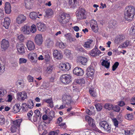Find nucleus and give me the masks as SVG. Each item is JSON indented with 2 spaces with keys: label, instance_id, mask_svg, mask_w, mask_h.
<instances>
[{
  "label": "nucleus",
  "instance_id": "nucleus-5",
  "mask_svg": "<svg viewBox=\"0 0 135 135\" xmlns=\"http://www.w3.org/2000/svg\"><path fill=\"white\" fill-rule=\"evenodd\" d=\"M16 47L19 54L23 55L25 53V47L22 44L20 43L17 44Z\"/></svg>",
  "mask_w": 135,
  "mask_h": 135
},
{
  "label": "nucleus",
  "instance_id": "nucleus-43",
  "mask_svg": "<svg viewBox=\"0 0 135 135\" xmlns=\"http://www.w3.org/2000/svg\"><path fill=\"white\" fill-rule=\"evenodd\" d=\"M27 105L31 109L32 108L34 105V103L32 100L31 99L29 100L28 101Z\"/></svg>",
  "mask_w": 135,
  "mask_h": 135
},
{
  "label": "nucleus",
  "instance_id": "nucleus-57",
  "mask_svg": "<svg viewBox=\"0 0 135 135\" xmlns=\"http://www.w3.org/2000/svg\"><path fill=\"white\" fill-rule=\"evenodd\" d=\"M94 72V70L93 67L91 66H89L87 69V72Z\"/></svg>",
  "mask_w": 135,
  "mask_h": 135
},
{
  "label": "nucleus",
  "instance_id": "nucleus-46",
  "mask_svg": "<svg viewBox=\"0 0 135 135\" xmlns=\"http://www.w3.org/2000/svg\"><path fill=\"white\" fill-rule=\"evenodd\" d=\"M87 61V60L86 58L84 57H82L80 60L81 63L83 65H85Z\"/></svg>",
  "mask_w": 135,
  "mask_h": 135
},
{
  "label": "nucleus",
  "instance_id": "nucleus-32",
  "mask_svg": "<svg viewBox=\"0 0 135 135\" xmlns=\"http://www.w3.org/2000/svg\"><path fill=\"white\" fill-rule=\"evenodd\" d=\"M22 107L23 111L25 112H27L31 109L27 105V104L25 103L22 104Z\"/></svg>",
  "mask_w": 135,
  "mask_h": 135
},
{
  "label": "nucleus",
  "instance_id": "nucleus-8",
  "mask_svg": "<svg viewBox=\"0 0 135 135\" xmlns=\"http://www.w3.org/2000/svg\"><path fill=\"white\" fill-rule=\"evenodd\" d=\"M1 49L2 51L6 50L9 46V42L5 39H3L1 42Z\"/></svg>",
  "mask_w": 135,
  "mask_h": 135
},
{
  "label": "nucleus",
  "instance_id": "nucleus-50",
  "mask_svg": "<svg viewBox=\"0 0 135 135\" xmlns=\"http://www.w3.org/2000/svg\"><path fill=\"white\" fill-rule=\"evenodd\" d=\"M36 26L34 25H33L31 27L30 31L34 33L36 31Z\"/></svg>",
  "mask_w": 135,
  "mask_h": 135
},
{
  "label": "nucleus",
  "instance_id": "nucleus-53",
  "mask_svg": "<svg viewBox=\"0 0 135 135\" xmlns=\"http://www.w3.org/2000/svg\"><path fill=\"white\" fill-rule=\"evenodd\" d=\"M119 65V63L117 62H115L112 66V70L113 71L115 70L118 67Z\"/></svg>",
  "mask_w": 135,
  "mask_h": 135
},
{
  "label": "nucleus",
  "instance_id": "nucleus-39",
  "mask_svg": "<svg viewBox=\"0 0 135 135\" xmlns=\"http://www.w3.org/2000/svg\"><path fill=\"white\" fill-rule=\"evenodd\" d=\"M46 15L48 16H51L53 14V11L51 9H47L45 11Z\"/></svg>",
  "mask_w": 135,
  "mask_h": 135
},
{
  "label": "nucleus",
  "instance_id": "nucleus-37",
  "mask_svg": "<svg viewBox=\"0 0 135 135\" xmlns=\"http://www.w3.org/2000/svg\"><path fill=\"white\" fill-rule=\"evenodd\" d=\"M125 118L127 120H131L133 119V116L132 114H128L125 115Z\"/></svg>",
  "mask_w": 135,
  "mask_h": 135
},
{
  "label": "nucleus",
  "instance_id": "nucleus-56",
  "mask_svg": "<svg viewBox=\"0 0 135 135\" xmlns=\"http://www.w3.org/2000/svg\"><path fill=\"white\" fill-rule=\"evenodd\" d=\"M27 60L23 58H20L19 59V62L20 64L22 63H26L27 61Z\"/></svg>",
  "mask_w": 135,
  "mask_h": 135
},
{
  "label": "nucleus",
  "instance_id": "nucleus-30",
  "mask_svg": "<svg viewBox=\"0 0 135 135\" xmlns=\"http://www.w3.org/2000/svg\"><path fill=\"white\" fill-rule=\"evenodd\" d=\"M18 87L23 88L24 86V82L23 80H18L16 82Z\"/></svg>",
  "mask_w": 135,
  "mask_h": 135
},
{
  "label": "nucleus",
  "instance_id": "nucleus-31",
  "mask_svg": "<svg viewBox=\"0 0 135 135\" xmlns=\"http://www.w3.org/2000/svg\"><path fill=\"white\" fill-rule=\"evenodd\" d=\"M30 18L33 20H35L37 17L40 18L38 16L37 14L35 12H31L30 14Z\"/></svg>",
  "mask_w": 135,
  "mask_h": 135
},
{
  "label": "nucleus",
  "instance_id": "nucleus-11",
  "mask_svg": "<svg viewBox=\"0 0 135 135\" xmlns=\"http://www.w3.org/2000/svg\"><path fill=\"white\" fill-rule=\"evenodd\" d=\"M26 17L22 14L18 15L17 17L16 21L18 24H21L23 23L26 20Z\"/></svg>",
  "mask_w": 135,
  "mask_h": 135
},
{
  "label": "nucleus",
  "instance_id": "nucleus-54",
  "mask_svg": "<svg viewBox=\"0 0 135 135\" xmlns=\"http://www.w3.org/2000/svg\"><path fill=\"white\" fill-rule=\"evenodd\" d=\"M18 39L20 41H23L25 37L22 34H20L17 36Z\"/></svg>",
  "mask_w": 135,
  "mask_h": 135
},
{
  "label": "nucleus",
  "instance_id": "nucleus-41",
  "mask_svg": "<svg viewBox=\"0 0 135 135\" xmlns=\"http://www.w3.org/2000/svg\"><path fill=\"white\" fill-rule=\"evenodd\" d=\"M56 45L59 46V48H60L63 49L66 46V44H64L62 42H57Z\"/></svg>",
  "mask_w": 135,
  "mask_h": 135
},
{
  "label": "nucleus",
  "instance_id": "nucleus-27",
  "mask_svg": "<svg viewBox=\"0 0 135 135\" xmlns=\"http://www.w3.org/2000/svg\"><path fill=\"white\" fill-rule=\"evenodd\" d=\"M20 105L18 104H16L13 107L12 111L15 113H17L20 111Z\"/></svg>",
  "mask_w": 135,
  "mask_h": 135
},
{
  "label": "nucleus",
  "instance_id": "nucleus-51",
  "mask_svg": "<svg viewBox=\"0 0 135 135\" xmlns=\"http://www.w3.org/2000/svg\"><path fill=\"white\" fill-rule=\"evenodd\" d=\"M6 92L7 91L5 89H0V96L3 97Z\"/></svg>",
  "mask_w": 135,
  "mask_h": 135
},
{
  "label": "nucleus",
  "instance_id": "nucleus-61",
  "mask_svg": "<svg viewBox=\"0 0 135 135\" xmlns=\"http://www.w3.org/2000/svg\"><path fill=\"white\" fill-rule=\"evenodd\" d=\"M34 113L36 114V115L38 117H41V115L40 114V112L38 110H36L34 111Z\"/></svg>",
  "mask_w": 135,
  "mask_h": 135
},
{
  "label": "nucleus",
  "instance_id": "nucleus-19",
  "mask_svg": "<svg viewBox=\"0 0 135 135\" xmlns=\"http://www.w3.org/2000/svg\"><path fill=\"white\" fill-rule=\"evenodd\" d=\"M85 119L86 120H88L89 124L90 126L93 127L95 126L94 119L89 115L86 116Z\"/></svg>",
  "mask_w": 135,
  "mask_h": 135
},
{
  "label": "nucleus",
  "instance_id": "nucleus-13",
  "mask_svg": "<svg viewBox=\"0 0 135 135\" xmlns=\"http://www.w3.org/2000/svg\"><path fill=\"white\" fill-rule=\"evenodd\" d=\"M30 27L29 26L25 25L21 28V31L25 34H28L30 32Z\"/></svg>",
  "mask_w": 135,
  "mask_h": 135
},
{
  "label": "nucleus",
  "instance_id": "nucleus-60",
  "mask_svg": "<svg viewBox=\"0 0 135 135\" xmlns=\"http://www.w3.org/2000/svg\"><path fill=\"white\" fill-rule=\"evenodd\" d=\"M113 121L114 126H115L116 127H117L118 124V121L115 118L113 119Z\"/></svg>",
  "mask_w": 135,
  "mask_h": 135
},
{
  "label": "nucleus",
  "instance_id": "nucleus-20",
  "mask_svg": "<svg viewBox=\"0 0 135 135\" xmlns=\"http://www.w3.org/2000/svg\"><path fill=\"white\" fill-rule=\"evenodd\" d=\"M54 56L56 59H61L62 57V55L57 50H55L53 51Z\"/></svg>",
  "mask_w": 135,
  "mask_h": 135
},
{
  "label": "nucleus",
  "instance_id": "nucleus-17",
  "mask_svg": "<svg viewBox=\"0 0 135 135\" xmlns=\"http://www.w3.org/2000/svg\"><path fill=\"white\" fill-rule=\"evenodd\" d=\"M38 30L40 31H45L46 29V25L41 22L37 23L36 25Z\"/></svg>",
  "mask_w": 135,
  "mask_h": 135
},
{
  "label": "nucleus",
  "instance_id": "nucleus-63",
  "mask_svg": "<svg viewBox=\"0 0 135 135\" xmlns=\"http://www.w3.org/2000/svg\"><path fill=\"white\" fill-rule=\"evenodd\" d=\"M49 116L52 118L54 117V113L53 111H51L49 113Z\"/></svg>",
  "mask_w": 135,
  "mask_h": 135
},
{
  "label": "nucleus",
  "instance_id": "nucleus-1",
  "mask_svg": "<svg viewBox=\"0 0 135 135\" xmlns=\"http://www.w3.org/2000/svg\"><path fill=\"white\" fill-rule=\"evenodd\" d=\"M135 15V8L132 6H129L125 8L124 11V18L127 20H133Z\"/></svg>",
  "mask_w": 135,
  "mask_h": 135
},
{
  "label": "nucleus",
  "instance_id": "nucleus-22",
  "mask_svg": "<svg viewBox=\"0 0 135 135\" xmlns=\"http://www.w3.org/2000/svg\"><path fill=\"white\" fill-rule=\"evenodd\" d=\"M101 53V52L99 50L94 49L91 50L90 54L91 56L95 57L98 56Z\"/></svg>",
  "mask_w": 135,
  "mask_h": 135
},
{
  "label": "nucleus",
  "instance_id": "nucleus-42",
  "mask_svg": "<svg viewBox=\"0 0 135 135\" xmlns=\"http://www.w3.org/2000/svg\"><path fill=\"white\" fill-rule=\"evenodd\" d=\"M89 91L90 94L91 96L94 97H97V94L96 92L94 91L93 89L90 88Z\"/></svg>",
  "mask_w": 135,
  "mask_h": 135
},
{
  "label": "nucleus",
  "instance_id": "nucleus-28",
  "mask_svg": "<svg viewBox=\"0 0 135 135\" xmlns=\"http://www.w3.org/2000/svg\"><path fill=\"white\" fill-rule=\"evenodd\" d=\"M50 53L48 51H46L43 53V55L44 57L45 60L49 61L50 58Z\"/></svg>",
  "mask_w": 135,
  "mask_h": 135
},
{
  "label": "nucleus",
  "instance_id": "nucleus-4",
  "mask_svg": "<svg viewBox=\"0 0 135 135\" xmlns=\"http://www.w3.org/2000/svg\"><path fill=\"white\" fill-rule=\"evenodd\" d=\"M58 20L62 26H64L69 22L68 19L66 17L65 14L63 13L60 16Z\"/></svg>",
  "mask_w": 135,
  "mask_h": 135
},
{
  "label": "nucleus",
  "instance_id": "nucleus-15",
  "mask_svg": "<svg viewBox=\"0 0 135 135\" xmlns=\"http://www.w3.org/2000/svg\"><path fill=\"white\" fill-rule=\"evenodd\" d=\"M84 9L83 8H81L79 11L76 14L77 17L78 19H81L84 18V16L85 14Z\"/></svg>",
  "mask_w": 135,
  "mask_h": 135
},
{
  "label": "nucleus",
  "instance_id": "nucleus-29",
  "mask_svg": "<svg viewBox=\"0 0 135 135\" xmlns=\"http://www.w3.org/2000/svg\"><path fill=\"white\" fill-rule=\"evenodd\" d=\"M22 120V119H20L14 121L13 122V125L17 127H19Z\"/></svg>",
  "mask_w": 135,
  "mask_h": 135
},
{
  "label": "nucleus",
  "instance_id": "nucleus-45",
  "mask_svg": "<svg viewBox=\"0 0 135 135\" xmlns=\"http://www.w3.org/2000/svg\"><path fill=\"white\" fill-rule=\"evenodd\" d=\"M5 123V119L4 116L0 115V124L3 125Z\"/></svg>",
  "mask_w": 135,
  "mask_h": 135
},
{
  "label": "nucleus",
  "instance_id": "nucleus-21",
  "mask_svg": "<svg viewBox=\"0 0 135 135\" xmlns=\"http://www.w3.org/2000/svg\"><path fill=\"white\" fill-rule=\"evenodd\" d=\"M54 43L53 41L50 39H47L45 41V45L48 48H51L53 45Z\"/></svg>",
  "mask_w": 135,
  "mask_h": 135
},
{
  "label": "nucleus",
  "instance_id": "nucleus-36",
  "mask_svg": "<svg viewBox=\"0 0 135 135\" xmlns=\"http://www.w3.org/2000/svg\"><path fill=\"white\" fill-rule=\"evenodd\" d=\"M113 105L107 103L105 104L104 107L106 109L109 110L112 109L113 108Z\"/></svg>",
  "mask_w": 135,
  "mask_h": 135
},
{
  "label": "nucleus",
  "instance_id": "nucleus-25",
  "mask_svg": "<svg viewBox=\"0 0 135 135\" xmlns=\"http://www.w3.org/2000/svg\"><path fill=\"white\" fill-rule=\"evenodd\" d=\"M11 21L8 17H6L4 19V26L6 29H8L10 25Z\"/></svg>",
  "mask_w": 135,
  "mask_h": 135
},
{
  "label": "nucleus",
  "instance_id": "nucleus-23",
  "mask_svg": "<svg viewBox=\"0 0 135 135\" xmlns=\"http://www.w3.org/2000/svg\"><path fill=\"white\" fill-rule=\"evenodd\" d=\"M25 3L26 7L28 9L32 8V0H25Z\"/></svg>",
  "mask_w": 135,
  "mask_h": 135
},
{
  "label": "nucleus",
  "instance_id": "nucleus-3",
  "mask_svg": "<svg viewBox=\"0 0 135 135\" xmlns=\"http://www.w3.org/2000/svg\"><path fill=\"white\" fill-rule=\"evenodd\" d=\"M62 102L63 103L67 105L71 103L72 102V97L69 94H65L62 97Z\"/></svg>",
  "mask_w": 135,
  "mask_h": 135
},
{
  "label": "nucleus",
  "instance_id": "nucleus-64",
  "mask_svg": "<svg viewBox=\"0 0 135 135\" xmlns=\"http://www.w3.org/2000/svg\"><path fill=\"white\" fill-rule=\"evenodd\" d=\"M44 101L49 104L52 103V101L51 99H45L44 100Z\"/></svg>",
  "mask_w": 135,
  "mask_h": 135
},
{
  "label": "nucleus",
  "instance_id": "nucleus-44",
  "mask_svg": "<svg viewBox=\"0 0 135 135\" xmlns=\"http://www.w3.org/2000/svg\"><path fill=\"white\" fill-rule=\"evenodd\" d=\"M94 72H87L86 73V75L87 77L91 79H93L94 77Z\"/></svg>",
  "mask_w": 135,
  "mask_h": 135
},
{
  "label": "nucleus",
  "instance_id": "nucleus-24",
  "mask_svg": "<svg viewBox=\"0 0 135 135\" xmlns=\"http://www.w3.org/2000/svg\"><path fill=\"white\" fill-rule=\"evenodd\" d=\"M125 38V37L124 36H118L117 37V38L114 40V42L116 44L119 43L123 41Z\"/></svg>",
  "mask_w": 135,
  "mask_h": 135
},
{
  "label": "nucleus",
  "instance_id": "nucleus-35",
  "mask_svg": "<svg viewBox=\"0 0 135 135\" xmlns=\"http://www.w3.org/2000/svg\"><path fill=\"white\" fill-rule=\"evenodd\" d=\"M111 128L110 126L107 123L103 128V129L107 132L110 133L111 132Z\"/></svg>",
  "mask_w": 135,
  "mask_h": 135
},
{
  "label": "nucleus",
  "instance_id": "nucleus-48",
  "mask_svg": "<svg viewBox=\"0 0 135 135\" xmlns=\"http://www.w3.org/2000/svg\"><path fill=\"white\" fill-rule=\"evenodd\" d=\"M112 109L114 111L118 112L120 110V107L118 105H115L114 107L113 106Z\"/></svg>",
  "mask_w": 135,
  "mask_h": 135
},
{
  "label": "nucleus",
  "instance_id": "nucleus-16",
  "mask_svg": "<svg viewBox=\"0 0 135 135\" xmlns=\"http://www.w3.org/2000/svg\"><path fill=\"white\" fill-rule=\"evenodd\" d=\"M64 36L67 40V42H74L75 41V38L72 36L70 33H68L65 34Z\"/></svg>",
  "mask_w": 135,
  "mask_h": 135
},
{
  "label": "nucleus",
  "instance_id": "nucleus-52",
  "mask_svg": "<svg viewBox=\"0 0 135 135\" xmlns=\"http://www.w3.org/2000/svg\"><path fill=\"white\" fill-rule=\"evenodd\" d=\"M95 107L97 110L98 111H100L102 109V107L101 105L99 104L95 105Z\"/></svg>",
  "mask_w": 135,
  "mask_h": 135
},
{
  "label": "nucleus",
  "instance_id": "nucleus-9",
  "mask_svg": "<svg viewBox=\"0 0 135 135\" xmlns=\"http://www.w3.org/2000/svg\"><path fill=\"white\" fill-rule=\"evenodd\" d=\"M35 41L37 45H41L43 41V38L42 34H39L37 35L35 37Z\"/></svg>",
  "mask_w": 135,
  "mask_h": 135
},
{
  "label": "nucleus",
  "instance_id": "nucleus-26",
  "mask_svg": "<svg viewBox=\"0 0 135 135\" xmlns=\"http://www.w3.org/2000/svg\"><path fill=\"white\" fill-rule=\"evenodd\" d=\"M5 10L6 13L9 14L11 12V6L10 4L8 2L6 3Z\"/></svg>",
  "mask_w": 135,
  "mask_h": 135
},
{
  "label": "nucleus",
  "instance_id": "nucleus-59",
  "mask_svg": "<svg viewBox=\"0 0 135 135\" xmlns=\"http://www.w3.org/2000/svg\"><path fill=\"white\" fill-rule=\"evenodd\" d=\"M130 44V42L129 41H127L124 43L122 45L123 47H127Z\"/></svg>",
  "mask_w": 135,
  "mask_h": 135
},
{
  "label": "nucleus",
  "instance_id": "nucleus-6",
  "mask_svg": "<svg viewBox=\"0 0 135 135\" xmlns=\"http://www.w3.org/2000/svg\"><path fill=\"white\" fill-rule=\"evenodd\" d=\"M28 58L30 60L34 63H36L37 61V57L36 53L32 52H30L28 55Z\"/></svg>",
  "mask_w": 135,
  "mask_h": 135
},
{
  "label": "nucleus",
  "instance_id": "nucleus-58",
  "mask_svg": "<svg viewBox=\"0 0 135 135\" xmlns=\"http://www.w3.org/2000/svg\"><path fill=\"white\" fill-rule=\"evenodd\" d=\"M17 127L12 125L11 128V131L12 132L14 133L16 131Z\"/></svg>",
  "mask_w": 135,
  "mask_h": 135
},
{
  "label": "nucleus",
  "instance_id": "nucleus-34",
  "mask_svg": "<svg viewBox=\"0 0 135 135\" xmlns=\"http://www.w3.org/2000/svg\"><path fill=\"white\" fill-rule=\"evenodd\" d=\"M92 42V40H88L87 41L85 42L84 45V47L86 48L90 47Z\"/></svg>",
  "mask_w": 135,
  "mask_h": 135
},
{
  "label": "nucleus",
  "instance_id": "nucleus-33",
  "mask_svg": "<svg viewBox=\"0 0 135 135\" xmlns=\"http://www.w3.org/2000/svg\"><path fill=\"white\" fill-rule=\"evenodd\" d=\"M75 81L76 83L81 85L85 83V80L83 78L77 79Z\"/></svg>",
  "mask_w": 135,
  "mask_h": 135
},
{
  "label": "nucleus",
  "instance_id": "nucleus-7",
  "mask_svg": "<svg viewBox=\"0 0 135 135\" xmlns=\"http://www.w3.org/2000/svg\"><path fill=\"white\" fill-rule=\"evenodd\" d=\"M90 26L93 31L95 32H97L99 28L97 21L94 20L90 21Z\"/></svg>",
  "mask_w": 135,
  "mask_h": 135
},
{
  "label": "nucleus",
  "instance_id": "nucleus-62",
  "mask_svg": "<svg viewBox=\"0 0 135 135\" xmlns=\"http://www.w3.org/2000/svg\"><path fill=\"white\" fill-rule=\"evenodd\" d=\"M86 111L88 115H91L93 113L94 110H89V109H87L86 110Z\"/></svg>",
  "mask_w": 135,
  "mask_h": 135
},
{
  "label": "nucleus",
  "instance_id": "nucleus-55",
  "mask_svg": "<svg viewBox=\"0 0 135 135\" xmlns=\"http://www.w3.org/2000/svg\"><path fill=\"white\" fill-rule=\"evenodd\" d=\"M130 32L132 35L135 34V26L131 27L129 31Z\"/></svg>",
  "mask_w": 135,
  "mask_h": 135
},
{
  "label": "nucleus",
  "instance_id": "nucleus-40",
  "mask_svg": "<svg viewBox=\"0 0 135 135\" xmlns=\"http://www.w3.org/2000/svg\"><path fill=\"white\" fill-rule=\"evenodd\" d=\"M53 69V68L52 66L49 65L48 66L46 70V73L48 74H50L52 71Z\"/></svg>",
  "mask_w": 135,
  "mask_h": 135
},
{
  "label": "nucleus",
  "instance_id": "nucleus-18",
  "mask_svg": "<svg viewBox=\"0 0 135 135\" xmlns=\"http://www.w3.org/2000/svg\"><path fill=\"white\" fill-rule=\"evenodd\" d=\"M17 96L19 98L23 100H24L27 97L26 93L24 91L18 93Z\"/></svg>",
  "mask_w": 135,
  "mask_h": 135
},
{
  "label": "nucleus",
  "instance_id": "nucleus-49",
  "mask_svg": "<svg viewBox=\"0 0 135 135\" xmlns=\"http://www.w3.org/2000/svg\"><path fill=\"white\" fill-rule=\"evenodd\" d=\"M70 50L68 49H66L64 51V54L68 57L70 56L71 54Z\"/></svg>",
  "mask_w": 135,
  "mask_h": 135
},
{
  "label": "nucleus",
  "instance_id": "nucleus-38",
  "mask_svg": "<svg viewBox=\"0 0 135 135\" xmlns=\"http://www.w3.org/2000/svg\"><path fill=\"white\" fill-rule=\"evenodd\" d=\"M102 65L105 66L107 68H109L110 65V62H108L107 61L104 60L102 63Z\"/></svg>",
  "mask_w": 135,
  "mask_h": 135
},
{
  "label": "nucleus",
  "instance_id": "nucleus-14",
  "mask_svg": "<svg viewBox=\"0 0 135 135\" xmlns=\"http://www.w3.org/2000/svg\"><path fill=\"white\" fill-rule=\"evenodd\" d=\"M26 45L28 49L30 51L34 50L35 48V45L33 42L31 40L27 41Z\"/></svg>",
  "mask_w": 135,
  "mask_h": 135
},
{
  "label": "nucleus",
  "instance_id": "nucleus-2",
  "mask_svg": "<svg viewBox=\"0 0 135 135\" xmlns=\"http://www.w3.org/2000/svg\"><path fill=\"white\" fill-rule=\"evenodd\" d=\"M71 76L69 74H64L62 75L60 78V80L63 83L67 84L71 81Z\"/></svg>",
  "mask_w": 135,
  "mask_h": 135
},
{
  "label": "nucleus",
  "instance_id": "nucleus-47",
  "mask_svg": "<svg viewBox=\"0 0 135 135\" xmlns=\"http://www.w3.org/2000/svg\"><path fill=\"white\" fill-rule=\"evenodd\" d=\"M107 122L105 121H103L100 122L99 123L100 127L103 129L106 125L107 123Z\"/></svg>",
  "mask_w": 135,
  "mask_h": 135
},
{
  "label": "nucleus",
  "instance_id": "nucleus-10",
  "mask_svg": "<svg viewBox=\"0 0 135 135\" xmlns=\"http://www.w3.org/2000/svg\"><path fill=\"white\" fill-rule=\"evenodd\" d=\"M70 68V65L68 63L61 64L60 65V68L61 70L64 71L69 70Z\"/></svg>",
  "mask_w": 135,
  "mask_h": 135
},
{
  "label": "nucleus",
  "instance_id": "nucleus-12",
  "mask_svg": "<svg viewBox=\"0 0 135 135\" xmlns=\"http://www.w3.org/2000/svg\"><path fill=\"white\" fill-rule=\"evenodd\" d=\"M84 73L83 70L81 68L78 67H76L73 70L74 74L78 76L82 75Z\"/></svg>",
  "mask_w": 135,
  "mask_h": 135
}]
</instances>
